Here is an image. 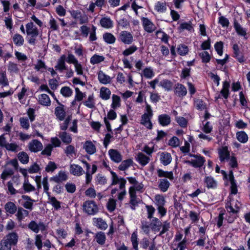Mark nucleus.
<instances>
[{
	"mask_svg": "<svg viewBox=\"0 0 250 250\" xmlns=\"http://www.w3.org/2000/svg\"><path fill=\"white\" fill-rule=\"evenodd\" d=\"M59 106H57L55 109V114L58 119L60 121H63L65 119L66 112L64 108V105L61 104Z\"/></svg>",
	"mask_w": 250,
	"mask_h": 250,
	"instance_id": "f3484780",
	"label": "nucleus"
},
{
	"mask_svg": "<svg viewBox=\"0 0 250 250\" xmlns=\"http://www.w3.org/2000/svg\"><path fill=\"white\" fill-rule=\"evenodd\" d=\"M229 180L230 182V191L232 194H236L238 191L236 182L234 179L232 170L229 171L228 175Z\"/></svg>",
	"mask_w": 250,
	"mask_h": 250,
	"instance_id": "2eb2a0df",
	"label": "nucleus"
},
{
	"mask_svg": "<svg viewBox=\"0 0 250 250\" xmlns=\"http://www.w3.org/2000/svg\"><path fill=\"white\" fill-rule=\"evenodd\" d=\"M68 179L67 174L64 171L61 170L56 175L50 178V181L57 183H62Z\"/></svg>",
	"mask_w": 250,
	"mask_h": 250,
	"instance_id": "f8f14e48",
	"label": "nucleus"
},
{
	"mask_svg": "<svg viewBox=\"0 0 250 250\" xmlns=\"http://www.w3.org/2000/svg\"><path fill=\"white\" fill-rule=\"evenodd\" d=\"M100 23L102 27L106 29L112 28L113 27V21L107 17L102 18L100 21Z\"/></svg>",
	"mask_w": 250,
	"mask_h": 250,
	"instance_id": "393cba45",
	"label": "nucleus"
},
{
	"mask_svg": "<svg viewBox=\"0 0 250 250\" xmlns=\"http://www.w3.org/2000/svg\"><path fill=\"white\" fill-rule=\"evenodd\" d=\"M26 37L28 42L31 45L36 44L37 38L39 35V30L37 27L31 21L25 25Z\"/></svg>",
	"mask_w": 250,
	"mask_h": 250,
	"instance_id": "f257e3e1",
	"label": "nucleus"
},
{
	"mask_svg": "<svg viewBox=\"0 0 250 250\" xmlns=\"http://www.w3.org/2000/svg\"><path fill=\"white\" fill-rule=\"evenodd\" d=\"M205 183L208 188H214L217 187V182L211 176L206 177Z\"/></svg>",
	"mask_w": 250,
	"mask_h": 250,
	"instance_id": "c9c22d12",
	"label": "nucleus"
},
{
	"mask_svg": "<svg viewBox=\"0 0 250 250\" xmlns=\"http://www.w3.org/2000/svg\"><path fill=\"white\" fill-rule=\"evenodd\" d=\"M229 87L230 84L229 82L227 81H225L223 82V87L221 90L220 91V93L219 95L218 96V98H221L222 97L227 99L229 94Z\"/></svg>",
	"mask_w": 250,
	"mask_h": 250,
	"instance_id": "4468645a",
	"label": "nucleus"
},
{
	"mask_svg": "<svg viewBox=\"0 0 250 250\" xmlns=\"http://www.w3.org/2000/svg\"><path fill=\"white\" fill-rule=\"evenodd\" d=\"M128 182L132 185L129 188V192L136 193V191L142 193L144 190V185L136 180L135 178L132 177H127Z\"/></svg>",
	"mask_w": 250,
	"mask_h": 250,
	"instance_id": "f03ea898",
	"label": "nucleus"
},
{
	"mask_svg": "<svg viewBox=\"0 0 250 250\" xmlns=\"http://www.w3.org/2000/svg\"><path fill=\"white\" fill-rule=\"evenodd\" d=\"M111 94V91L109 88L105 87H102L101 88L100 96L103 100H107L109 99Z\"/></svg>",
	"mask_w": 250,
	"mask_h": 250,
	"instance_id": "2f4dec72",
	"label": "nucleus"
},
{
	"mask_svg": "<svg viewBox=\"0 0 250 250\" xmlns=\"http://www.w3.org/2000/svg\"><path fill=\"white\" fill-rule=\"evenodd\" d=\"M205 161L204 157L201 155H198L194 159L185 161L184 163L195 168H200L204 166Z\"/></svg>",
	"mask_w": 250,
	"mask_h": 250,
	"instance_id": "423d86ee",
	"label": "nucleus"
},
{
	"mask_svg": "<svg viewBox=\"0 0 250 250\" xmlns=\"http://www.w3.org/2000/svg\"><path fill=\"white\" fill-rule=\"evenodd\" d=\"M108 155L110 159L116 163L122 162L123 157L121 153L116 149H110L108 150Z\"/></svg>",
	"mask_w": 250,
	"mask_h": 250,
	"instance_id": "9d476101",
	"label": "nucleus"
},
{
	"mask_svg": "<svg viewBox=\"0 0 250 250\" xmlns=\"http://www.w3.org/2000/svg\"><path fill=\"white\" fill-rule=\"evenodd\" d=\"M35 201L27 195H22L21 205L25 208L30 210L33 209V205Z\"/></svg>",
	"mask_w": 250,
	"mask_h": 250,
	"instance_id": "9b49d317",
	"label": "nucleus"
},
{
	"mask_svg": "<svg viewBox=\"0 0 250 250\" xmlns=\"http://www.w3.org/2000/svg\"><path fill=\"white\" fill-rule=\"evenodd\" d=\"M20 125L22 128L27 130L30 126L29 119L27 117H21L19 120Z\"/></svg>",
	"mask_w": 250,
	"mask_h": 250,
	"instance_id": "052dcab7",
	"label": "nucleus"
},
{
	"mask_svg": "<svg viewBox=\"0 0 250 250\" xmlns=\"http://www.w3.org/2000/svg\"><path fill=\"white\" fill-rule=\"evenodd\" d=\"M7 151L17 152L21 149V147L16 142L8 143L5 148Z\"/></svg>",
	"mask_w": 250,
	"mask_h": 250,
	"instance_id": "473e14b6",
	"label": "nucleus"
},
{
	"mask_svg": "<svg viewBox=\"0 0 250 250\" xmlns=\"http://www.w3.org/2000/svg\"><path fill=\"white\" fill-rule=\"evenodd\" d=\"M152 117V116L146 114H143L141 117V124L147 128L151 129L152 127V124L151 122Z\"/></svg>",
	"mask_w": 250,
	"mask_h": 250,
	"instance_id": "a878e982",
	"label": "nucleus"
},
{
	"mask_svg": "<svg viewBox=\"0 0 250 250\" xmlns=\"http://www.w3.org/2000/svg\"><path fill=\"white\" fill-rule=\"evenodd\" d=\"M154 75L155 73L153 69L150 67H146L143 70L142 75V76L148 79H151Z\"/></svg>",
	"mask_w": 250,
	"mask_h": 250,
	"instance_id": "4c0bfd02",
	"label": "nucleus"
},
{
	"mask_svg": "<svg viewBox=\"0 0 250 250\" xmlns=\"http://www.w3.org/2000/svg\"><path fill=\"white\" fill-rule=\"evenodd\" d=\"M14 174V171L12 169L6 168L5 169L1 174V179H2V183L10 178Z\"/></svg>",
	"mask_w": 250,
	"mask_h": 250,
	"instance_id": "37998d69",
	"label": "nucleus"
},
{
	"mask_svg": "<svg viewBox=\"0 0 250 250\" xmlns=\"http://www.w3.org/2000/svg\"><path fill=\"white\" fill-rule=\"evenodd\" d=\"M141 19L143 27L147 33H152L156 30L157 28L156 25L148 18L142 17Z\"/></svg>",
	"mask_w": 250,
	"mask_h": 250,
	"instance_id": "39448f33",
	"label": "nucleus"
},
{
	"mask_svg": "<svg viewBox=\"0 0 250 250\" xmlns=\"http://www.w3.org/2000/svg\"><path fill=\"white\" fill-rule=\"evenodd\" d=\"M7 189L11 195H15L17 193H20V189L16 190L14 188V184L12 181H9L7 184Z\"/></svg>",
	"mask_w": 250,
	"mask_h": 250,
	"instance_id": "69168bd1",
	"label": "nucleus"
},
{
	"mask_svg": "<svg viewBox=\"0 0 250 250\" xmlns=\"http://www.w3.org/2000/svg\"><path fill=\"white\" fill-rule=\"evenodd\" d=\"M13 41L15 44L19 46L22 45L24 43V39L23 37L19 34H16L14 35L13 37Z\"/></svg>",
	"mask_w": 250,
	"mask_h": 250,
	"instance_id": "09e8293b",
	"label": "nucleus"
},
{
	"mask_svg": "<svg viewBox=\"0 0 250 250\" xmlns=\"http://www.w3.org/2000/svg\"><path fill=\"white\" fill-rule=\"evenodd\" d=\"M38 102L42 105L49 106L51 105V100L46 94H42L38 97Z\"/></svg>",
	"mask_w": 250,
	"mask_h": 250,
	"instance_id": "bb28decb",
	"label": "nucleus"
},
{
	"mask_svg": "<svg viewBox=\"0 0 250 250\" xmlns=\"http://www.w3.org/2000/svg\"><path fill=\"white\" fill-rule=\"evenodd\" d=\"M218 153L221 162L229 160L230 157V153L228 146H224L219 148Z\"/></svg>",
	"mask_w": 250,
	"mask_h": 250,
	"instance_id": "6e6552de",
	"label": "nucleus"
},
{
	"mask_svg": "<svg viewBox=\"0 0 250 250\" xmlns=\"http://www.w3.org/2000/svg\"><path fill=\"white\" fill-rule=\"evenodd\" d=\"M83 148L86 153L89 155L93 154L96 152V146L90 141H85L83 145Z\"/></svg>",
	"mask_w": 250,
	"mask_h": 250,
	"instance_id": "412c9836",
	"label": "nucleus"
},
{
	"mask_svg": "<svg viewBox=\"0 0 250 250\" xmlns=\"http://www.w3.org/2000/svg\"><path fill=\"white\" fill-rule=\"evenodd\" d=\"M136 161L143 167L146 165L150 161V158L146 156L145 154L139 152L137 155L136 158Z\"/></svg>",
	"mask_w": 250,
	"mask_h": 250,
	"instance_id": "6ab92c4d",
	"label": "nucleus"
},
{
	"mask_svg": "<svg viewBox=\"0 0 250 250\" xmlns=\"http://www.w3.org/2000/svg\"><path fill=\"white\" fill-rule=\"evenodd\" d=\"M138 49V47L135 45H132L126 48L122 53L123 55L125 56H128L133 54Z\"/></svg>",
	"mask_w": 250,
	"mask_h": 250,
	"instance_id": "4d7b16f0",
	"label": "nucleus"
},
{
	"mask_svg": "<svg viewBox=\"0 0 250 250\" xmlns=\"http://www.w3.org/2000/svg\"><path fill=\"white\" fill-rule=\"evenodd\" d=\"M155 204L158 207L164 206L165 204L164 197L162 195H156L155 196Z\"/></svg>",
	"mask_w": 250,
	"mask_h": 250,
	"instance_id": "774afa93",
	"label": "nucleus"
},
{
	"mask_svg": "<svg viewBox=\"0 0 250 250\" xmlns=\"http://www.w3.org/2000/svg\"><path fill=\"white\" fill-rule=\"evenodd\" d=\"M174 94L179 98L185 97L187 94V89L183 84L177 83L174 87Z\"/></svg>",
	"mask_w": 250,
	"mask_h": 250,
	"instance_id": "1a4fd4ad",
	"label": "nucleus"
},
{
	"mask_svg": "<svg viewBox=\"0 0 250 250\" xmlns=\"http://www.w3.org/2000/svg\"><path fill=\"white\" fill-rule=\"evenodd\" d=\"M116 201L113 198L109 199L106 204L107 209L109 211L112 212L115 210L116 208Z\"/></svg>",
	"mask_w": 250,
	"mask_h": 250,
	"instance_id": "0e129e2a",
	"label": "nucleus"
},
{
	"mask_svg": "<svg viewBox=\"0 0 250 250\" xmlns=\"http://www.w3.org/2000/svg\"><path fill=\"white\" fill-rule=\"evenodd\" d=\"M75 70L78 75H82L85 77V75L83 74V68L82 64L79 62L74 64Z\"/></svg>",
	"mask_w": 250,
	"mask_h": 250,
	"instance_id": "338daca9",
	"label": "nucleus"
},
{
	"mask_svg": "<svg viewBox=\"0 0 250 250\" xmlns=\"http://www.w3.org/2000/svg\"><path fill=\"white\" fill-rule=\"evenodd\" d=\"M133 164V161L131 159H128L121 162L118 168L119 170L124 171L128 169Z\"/></svg>",
	"mask_w": 250,
	"mask_h": 250,
	"instance_id": "a19ab883",
	"label": "nucleus"
},
{
	"mask_svg": "<svg viewBox=\"0 0 250 250\" xmlns=\"http://www.w3.org/2000/svg\"><path fill=\"white\" fill-rule=\"evenodd\" d=\"M95 240L99 244L104 245L106 240L104 233L103 232H98L95 235Z\"/></svg>",
	"mask_w": 250,
	"mask_h": 250,
	"instance_id": "603ef678",
	"label": "nucleus"
},
{
	"mask_svg": "<svg viewBox=\"0 0 250 250\" xmlns=\"http://www.w3.org/2000/svg\"><path fill=\"white\" fill-rule=\"evenodd\" d=\"M98 79L99 82L104 84H109L112 82V78L102 70L98 73Z\"/></svg>",
	"mask_w": 250,
	"mask_h": 250,
	"instance_id": "dca6fc26",
	"label": "nucleus"
},
{
	"mask_svg": "<svg viewBox=\"0 0 250 250\" xmlns=\"http://www.w3.org/2000/svg\"><path fill=\"white\" fill-rule=\"evenodd\" d=\"M97 169V167L95 165H93L91 168V172H85V183L89 184L92 179V175L95 173Z\"/></svg>",
	"mask_w": 250,
	"mask_h": 250,
	"instance_id": "58836bf2",
	"label": "nucleus"
},
{
	"mask_svg": "<svg viewBox=\"0 0 250 250\" xmlns=\"http://www.w3.org/2000/svg\"><path fill=\"white\" fill-rule=\"evenodd\" d=\"M28 147L31 152L36 153L42 150L43 145L40 141L34 139L28 143Z\"/></svg>",
	"mask_w": 250,
	"mask_h": 250,
	"instance_id": "0eeeda50",
	"label": "nucleus"
},
{
	"mask_svg": "<svg viewBox=\"0 0 250 250\" xmlns=\"http://www.w3.org/2000/svg\"><path fill=\"white\" fill-rule=\"evenodd\" d=\"M157 37L165 43H168L169 36L162 31H157L156 33Z\"/></svg>",
	"mask_w": 250,
	"mask_h": 250,
	"instance_id": "5fc2aeb1",
	"label": "nucleus"
},
{
	"mask_svg": "<svg viewBox=\"0 0 250 250\" xmlns=\"http://www.w3.org/2000/svg\"><path fill=\"white\" fill-rule=\"evenodd\" d=\"M95 102L93 95L88 96L87 99L83 102V104L89 108H93L95 107Z\"/></svg>",
	"mask_w": 250,
	"mask_h": 250,
	"instance_id": "bf43d9fd",
	"label": "nucleus"
},
{
	"mask_svg": "<svg viewBox=\"0 0 250 250\" xmlns=\"http://www.w3.org/2000/svg\"><path fill=\"white\" fill-rule=\"evenodd\" d=\"M170 183L167 179H161L159 180V188L163 192H166L169 187Z\"/></svg>",
	"mask_w": 250,
	"mask_h": 250,
	"instance_id": "ea45409f",
	"label": "nucleus"
},
{
	"mask_svg": "<svg viewBox=\"0 0 250 250\" xmlns=\"http://www.w3.org/2000/svg\"><path fill=\"white\" fill-rule=\"evenodd\" d=\"M3 239L12 246L17 244L18 236L16 233L12 232L7 235Z\"/></svg>",
	"mask_w": 250,
	"mask_h": 250,
	"instance_id": "c85d7f7f",
	"label": "nucleus"
},
{
	"mask_svg": "<svg viewBox=\"0 0 250 250\" xmlns=\"http://www.w3.org/2000/svg\"><path fill=\"white\" fill-rule=\"evenodd\" d=\"M70 173L76 176H80L84 173L83 167L77 164H71L69 168Z\"/></svg>",
	"mask_w": 250,
	"mask_h": 250,
	"instance_id": "ddd939ff",
	"label": "nucleus"
},
{
	"mask_svg": "<svg viewBox=\"0 0 250 250\" xmlns=\"http://www.w3.org/2000/svg\"><path fill=\"white\" fill-rule=\"evenodd\" d=\"M159 85L164 88L165 90L169 91L172 89L173 83L171 81L164 79L160 82Z\"/></svg>",
	"mask_w": 250,
	"mask_h": 250,
	"instance_id": "e433bc0d",
	"label": "nucleus"
},
{
	"mask_svg": "<svg viewBox=\"0 0 250 250\" xmlns=\"http://www.w3.org/2000/svg\"><path fill=\"white\" fill-rule=\"evenodd\" d=\"M112 103L111 106L113 109H116L121 105V99L119 96L113 94L112 97Z\"/></svg>",
	"mask_w": 250,
	"mask_h": 250,
	"instance_id": "864d4df0",
	"label": "nucleus"
},
{
	"mask_svg": "<svg viewBox=\"0 0 250 250\" xmlns=\"http://www.w3.org/2000/svg\"><path fill=\"white\" fill-rule=\"evenodd\" d=\"M233 26L238 35L244 37L246 39H247V37H246L247 35V29L246 28H243L236 21H234Z\"/></svg>",
	"mask_w": 250,
	"mask_h": 250,
	"instance_id": "b1692460",
	"label": "nucleus"
},
{
	"mask_svg": "<svg viewBox=\"0 0 250 250\" xmlns=\"http://www.w3.org/2000/svg\"><path fill=\"white\" fill-rule=\"evenodd\" d=\"M19 160L23 164H26L29 162V156L28 154L23 151L20 152L18 154Z\"/></svg>",
	"mask_w": 250,
	"mask_h": 250,
	"instance_id": "3c124183",
	"label": "nucleus"
},
{
	"mask_svg": "<svg viewBox=\"0 0 250 250\" xmlns=\"http://www.w3.org/2000/svg\"><path fill=\"white\" fill-rule=\"evenodd\" d=\"M103 39L108 44H113L116 41L115 37L110 33L104 34Z\"/></svg>",
	"mask_w": 250,
	"mask_h": 250,
	"instance_id": "49530a36",
	"label": "nucleus"
},
{
	"mask_svg": "<svg viewBox=\"0 0 250 250\" xmlns=\"http://www.w3.org/2000/svg\"><path fill=\"white\" fill-rule=\"evenodd\" d=\"M66 59V56L64 55H62L58 59L57 64L55 66L56 70H58L59 72H62L63 70L67 69V67L65 63V60Z\"/></svg>",
	"mask_w": 250,
	"mask_h": 250,
	"instance_id": "a211bd4d",
	"label": "nucleus"
},
{
	"mask_svg": "<svg viewBox=\"0 0 250 250\" xmlns=\"http://www.w3.org/2000/svg\"><path fill=\"white\" fill-rule=\"evenodd\" d=\"M34 68L37 71H41V72H42V69H46V66L44 62L41 60H38L37 63L35 65Z\"/></svg>",
	"mask_w": 250,
	"mask_h": 250,
	"instance_id": "e2e57ef3",
	"label": "nucleus"
},
{
	"mask_svg": "<svg viewBox=\"0 0 250 250\" xmlns=\"http://www.w3.org/2000/svg\"><path fill=\"white\" fill-rule=\"evenodd\" d=\"M177 51L180 55L185 56L188 54V48L187 45L181 44L178 45Z\"/></svg>",
	"mask_w": 250,
	"mask_h": 250,
	"instance_id": "6e6d98bb",
	"label": "nucleus"
},
{
	"mask_svg": "<svg viewBox=\"0 0 250 250\" xmlns=\"http://www.w3.org/2000/svg\"><path fill=\"white\" fill-rule=\"evenodd\" d=\"M28 214L29 212L22 208L20 207L18 208L17 216L18 219L25 218L28 215Z\"/></svg>",
	"mask_w": 250,
	"mask_h": 250,
	"instance_id": "680f3d73",
	"label": "nucleus"
},
{
	"mask_svg": "<svg viewBox=\"0 0 250 250\" xmlns=\"http://www.w3.org/2000/svg\"><path fill=\"white\" fill-rule=\"evenodd\" d=\"M29 228L36 233L39 230H43L45 229V226L42 223L37 224L35 221H32L29 225Z\"/></svg>",
	"mask_w": 250,
	"mask_h": 250,
	"instance_id": "c756f323",
	"label": "nucleus"
},
{
	"mask_svg": "<svg viewBox=\"0 0 250 250\" xmlns=\"http://www.w3.org/2000/svg\"><path fill=\"white\" fill-rule=\"evenodd\" d=\"M60 93L65 97H69L73 94V90L68 86H63L62 87Z\"/></svg>",
	"mask_w": 250,
	"mask_h": 250,
	"instance_id": "13d9d810",
	"label": "nucleus"
},
{
	"mask_svg": "<svg viewBox=\"0 0 250 250\" xmlns=\"http://www.w3.org/2000/svg\"><path fill=\"white\" fill-rule=\"evenodd\" d=\"M157 174L159 177H166L170 180L173 179V174L172 171H165L159 169L157 170Z\"/></svg>",
	"mask_w": 250,
	"mask_h": 250,
	"instance_id": "a18cd8bd",
	"label": "nucleus"
},
{
	"mask_svg": "<svg viewBox=\"0 0 250 250\" xmlns=\"http://www.w3.org/2000/svg\"><path fill=\"white\" fill-rule=\"evenodd\" d=\"M104 59L105 57L104 56L94 54L91 57L90 62L92 65L98 64L104 62Z\"/></svg>",
	"mask_w": 250,
	"mask_h": 250,
	"instance_id": "72a5a7b5",
	"label": "nucleus"
},
{
	"mask_svg": "<svg viewBox=\"0 0 250 250\" xmlns=\"http://www.w3.org/2000/svg\"><path fill=\"white\" fill-rule=\"evenodd\" d=\"M59 136L62 142L66 145L70 144L72 142L71 135L65 131L60 132Z\"/></svg>",
	"mask_w": 250,
	"mask_h": 250,
	"instance_id": "7c9ffc66",
	"label": "nucleus"
},
{
	"mask_svg": "<svg viewBox=\"0 0 250 250\" xmlns=\"http://www.w3.org/2000/svg\"><path fill=\"white\" fill-rule=\"evenodd\" d=\"M126 183L125 180H123L122 183L119 186L120 192L118 194V199L120 201H122L126 194V190L125 189V185Z\"/></svg>",
	"mask_w": 250,
	"mask_h": 250,
	"instance_id": "f704fd0d",
	"label": "nucleus"
},
{
	"mask_svg": "<svg viewBox=\"0 0 250 250\" xmlns=\"http://www.w3.org/2000/svg\"><path fill=\"white\" fill-rule=\"evenodd\" d=\"M4 208L7 215L14 214L17 210L16 205L13 202L10 201L7 202L5 204Z\"/></svg>",
	"mask_w": 250,
	"mask_h": 250,
	"instance_id": "aec40b11",
	"label": "nucleus"
},
{
	"mask_svg": "<svg viewBox=\"0 0 250 250\" xmlns=\"http://www.w3.org/2000/svg\"><path fill=\"white\" fill-rule=\"evenodd\" d=\"M172 160V157L170 153L167 152H163L160 154V161L164 166L169 164Z\"/></svg>",
	"mask_w": 250,
	"mask_h": 250,
	"instance_id": "5701e85b",
	"label": "nucleus"
},
{
	"mask_svg": "<svg viewBox=\"0 0 250 250\" xmlns=\"http://www.w3.org/2000/svg\"><path fill=\"white\" fill-rule=\"evenodd\" d=\"M64 153L69 158L74 157L76 154L75 147L72 145H68L64 150Z\"/></svg>",
	"mask_w": 250,
	"mask_h": 250,
	"instance_id": "de8ad7c7",
	"label": "nucleus"
},
{
	"mask_svg": "<svg viewBox=\"0 0 250 250\" xmlns=\"http://www.w3.org/2000/svg\"><path fill=\"white\" fill-rule=\"evenodd\" d=\"M237 140L241 143L245 144L249 140V137L246 132L244 131H239L236 133Z\"/></svg>",
	"mask_w": 250,
	"mask_h": 250,
	"instance_id": "cd10ccee",
	"label": "nucleus"
},
{
	"mask_svg": "<svg viewBox=\"0 0 250 250\" xmlns=\"http://www.w3.org/2000/svg\"><path fill=\"white\" fill-rule=\"evenodd\" d=\"M118 39L119 41L127 45L131 44L134 41L132 33L126 30L120 32Z\"/></svg>",
	"mask_w": 250,
	"mask_h": 250,
	"instance_id": "7ed1b4c3",
	"label": "nucleus"
},
{
	"mask_svg": "<svg viewBox=\"0 0 250 250\" xmlns=\"http://www.w3.org/2000/svg\"><path fill=\"white\" fill-rule=\"evenodd\" d=\"M84 211L89 215H94L98 211V208L95 203L92 201H86L83 205Z\"/></svg>",
	"mask_w": 250,
	"mask_h": 250,
	"instance_id": "20e7f679",
	"label": "nucleus"
},
{
	"mask_svg": "<svg viewBox=\"0 0 250 250\" xmlns=\"http://www.w3.org/2000/svg\"><path fill=\"white\" fill-rule=\"evenodd\" d=\"M158 122L163 126L168 125L171 122L170 117L166 114H161L158 118Z\"/></svg>",
	"mask_w": 250,
	"mask_h": 250,
	"instance_id": "4be33fe9",
	"label": "nucleus"
},
{
	"mask_svg": "<svg viewBox=\"0 0 250 250\" xmlns=\"http://www.w3.org/2000/svg\"><path fill=\"white\" fill-rule=\"evenodd\" d=\"M155 10L159 13H164L167 10V5L165 2L158 1L155 5Z\"/></svg>",
	"mask_w": 250,
	"mask_h": 250,
	"instance_id": "8fccbe9b",
	"label": "nucleus"
},
{
	"mask_svg": "<svg viewBox=\"0 0 250 250\" xmlns=\"http://www.w3.org/2000/svg\"><path fill=\"white\" fill-rule=\"evenodd\" d=\"M22 188L25 192H29L35 190V187L29 183L28 178H25Z\"/></svg>",
	"mask_w": 250,
	"mask_h": 250,
	"instance_id": "c03bdc74",
	"label": "nucleus"
},
{
	"mask_svg": "<svg viewBox=\"0 0 250 250\" xmlns=\"http://www.w3.org/2000/svg\"><path fill=\"white\" fill-rule=\"evenodd\" d=\"M130 197L129 203L130 207L132 209H135V207L138 206L139 201L137 198L136 194L132 192H129Z\"/></svg>",
	"mask_w": 250,
	"mask_h": 250,
	"instance_id": "79ce46f5",
	"label": "nucleus"
}]
</instances>
